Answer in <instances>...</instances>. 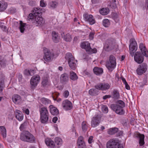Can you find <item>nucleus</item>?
<instances>
[{"label":"nucleus","mask_w":148,"mask_h":148,"mask_svg":"<svg viewBox=\"0 0 148 148\" xmlns=\"http://www.w3.org/2000/svg\"><path fill=\"white\" fill-rule=\"evenodd\" d=\"M33 13H30L27 16V20L31 21L33 25L37 26L42 25L44 22L43 19L41 16L42 14V10H33Z\"/></svg>","instance_id":"f257e3e1"},{"label":"nucleus","mask_w":148,"mask_h":148,"mask_svg":"<svg viewBox=\"0 0 148 148\" xmlns=\"http://www.w3.org/2000/svg\"><path fill=\"white\" fill-rule=\"evenodd\" d=\"M125 103L121 100H118L116 104H112L110 105L111 108L116 114L121 115L124 114L125 111L123 108L125 107Z\"/></svg>","instance_id":"f03ea898"},{"label":"nucleus","mask_w":148,"mask_h":148,"mask_svg":"<svg viewBox=\"0 0 148 148\" xmlns=\"http://www.w3.org/2000/svg\"><path fill=\"white\" fill-rule=\"evenodd\" d=\"M20 139L22 141L30 143H35L36 138L31 133L27 131H25L21 133Z\"/></svg>","instance_id":"7ed1b4c3"},{"label":"nucleus","mask_w":148,"mask_h":148,"mask_svg":"<svg viewBox=\"0 0 148 148\" xmlns=\"http://www.w3.org/2000/svg\"><path fill=\"white\" fill-rule=\"evenodd\" d=\"M40 120L41 123L46 124L48 121L49 113L47 108L45 107H42L40 110Z\"/></svg>","instance_id":"20e7f679"},{"label":"nucleus","mask_w":148,"mask_h":148,"mask_svg":"<svg viewBox=\"0 0 148 148\" xmlns=\"http://www.w3.org/2000/svg\"><path fill=\"white\" fill-rule=\"evenodd\" d=\"M107 68L108 70L112 72L115 67L116 65V61L115 57L113 55H110L109 60H107L106 63Z\"/></svg>","instance_id":"39448f33"},{"label":"nucleus","mask_w":148,"mask_h":148,"mask_svg":"<svg viewBox=\"0 0 148 148\" xmlns=\"http://www.w3.org/2000/svg\"><path fill=\"white\" fill-rule=\"evenodd\" d=\"M65 58L68 60L69 65L70 68L73 70H75L76 68V64L75 62V58L72 53H67L66 54Z\"/></svg>","instance_id":"423d86ee"},{"label":"nucleus","mask_w":148,"mask_h":148,"mask_svg":"<svg viewBox=\"0 0 148 148\" xmlns=\"http://www.w3.org/2000/svg\"><path fill=\"white\" fill-rule=\"evenodd\" d=\"M130 42V43L129 47L130 54L132 56H133L134 53L137 50L138 46L134 38H131Z\"/></svg>","instance_id":"0eeeda50"},{"label":"nucleus","mask_w":148,"mask_h":148,"mask_svg":"<svg viewBox=\"0 0 148 148\" xmlns=\"http://www.w3.org/2000/svg\"><path fill=\"white\" fill-rule=\"evenodd\" d=\"M43 49L44 53V59L45 61L49 62L54 56V54L51 53L48 49L45 47L43 48Z\"/></svg>","instance_id":"6e6552de"},{"label":"nucleus","mask_w":148,"mask_h":148,"mask_svg":"<svg viewBox=\"0 0 148 148\" xmlns=\"http://www.w3.org/2000/svg\"><path fill=\"white\" fill-rule=\"evenodd\" d=\"M148 66L147 64L143 63L139 65L136 69V72L138 75H140L144 73L147 71Z\"/></svg>","instance_id":"1a4fd4ad"},{"label":"nucleus","mask_w":148,"mask_h":148,"mask_svg":"<svg viewBox=\"0 0 148 148\" xmlns=\"http://www.w3.org/2000/svg\"><path fill=\"white\" fill-rule=\"evenodd\" d=\"M40 80V77L38 75H36L32 77L30 81L31 88L32 89L35 88Z\"/></svg>","instance_id":"9d476101"},{"label":"nucleus","mask_w":148,"mask_h":148,"mask_svg":"<svg viewBox=\"0 0 148 148\" xmlns=\"http://www.w3.org/2000/svg\"><path fill=\"white\" fill-rule=\"evenodd\" d=\"M101 117L99 115H97L93 117L91 121V125L93 127H95L98 126L100 123Z\"/></svg>","instance_id":"9b49d317"},{"label":"nucleus","mask_w":148,"mask_h":148,"mask_svg":"<svg viewBox=\"0 0 148 148\" xmlns=\"http://www.w3.org/2000/svg\"><path fill=\"white\" fill-rule=\"evenodd\" d=\"M83 17L85 21L88 22L90 25H92L95 23V19L92 15H89L88 13H85L83 14Z\"/></svg>","instance_id":"f8f14e48"},{"label":"nucleus","mask_w":148,"mask_h":148,"mask_svg":"<svg viewBox=\"0 0 148 148\" xmlns=\"http://www.w3.org/2000/svg\"><path fill=\"white\" fill-rule=\"evenodd\" d=\"M144 55L140 51L136 53L134 56L135 61L138 64L142 63L144 60Z\"/></svg>","instance_id":"ddd939ff"},{"label":"nucleus","mask_w":148,"mask_h":148,"mask_svg":"<svg viewBox=\"0 0 148 148\" xmlns=\"http://www.w3.org/2000/svg\"><path fill=\"white\" fill-rule=\"evenodd\" d=\"M110 85L108 83H100L95 86V87L97 89L101 90H106L109 89Z\"/></svg>","instance_id":"4468645a"},{"label":"nucleus","mask_w":148,"mask_h":148,"mask_svg":"<svg viewBox=\"0 0 148 148\" xmlns=\"http://www.w3.org/2000/svg\"><path fill=\"white\" fill-rule=\"evenodd\" d=\"M62 106L63 109L66 111L70 110L73 108L72 103L67 99L63 101Z\"/></svg>","instance_id":"2eb2a0df"},{"label":"nucleus","mask_w":148,"mask_h":148,"mask_svg":"<svg viewBox=\"0 0 148 148\" xmlns=\"http://www.w3.org/2000/svg\"><path fill=\"white\" fill-rule=\"evenodd\" d=\"M115 45V44L114 42L109 40L106 42L104 48L106 51H110L114 48Z\"/></svg>","instance_id":"dca6fc26"},{"label":"nucleus","mask_w":148,"mask_h":148,"mask_svg":"<svg viewBox=\"0 0 148 148\" xmlns=\"http://www.w3.org/2000/svg\"><path fill=\"white\" fill-rule=\"evenodd\" d=\"M145 135L144 134H140L139 133L135 134L134 137L139 140V143L140 146H142L145 144Z\"/></svg>","instance_id":"f3484780"},{"label":"nucleus","mask_w":148,"mask_h":148,"mask_svg":"<svg viewBox=\"0 0 148 148\" xmlns=\"http://www.w3.org/2000/svg\"><path fill=\"white\" fill-rule=\"evenodd\" d=\"M120 145L115 140H111L107 142L106 146L107 148H117Z\"/></svg>","instance_id":"a211bd4d"},{"label":"nucleus","mask_w":148,"mask_h":148,"mask_svg":"<svg viewBox=\"0 0 148 148\" xmlns=\"http://www.w3.org/2000/svg\"><path fill=\"white\" fill-rule=\"evenodd\" d=\"M69 79V75L66 73H64L60 75V82L63 84H66L68 82Z\"/></svg>","instance_id":"6ab92c4d"},{"label":"nucleus","mask_w":148,"mask_h":148,"mask_svg":"<svg viewBox=\"0 0 148 148\" xmlns=\"http://www.w3.org/2000/svg\"><path fill=\"white\" fill-rule=\"evenodd\" d=\"M83 139V137L81 136L78 138L77 143L78 148H86L85 144Z\"/></svg>","instance_id":"aec40b11"},{"label":"nucleus","mask_w":148,"mask_h":148,"mask_svg":"<svg viewBox=\"0 0 148 148\" xmlns=\"http://www.w3.org/2000/svg\"><path fill=\"white\" fill-rule=\"evenodd\" d=\"M45 143L47 145L51 148H54L55 144L54 141L49 138H47L45 139Z\"/></svg>","instance_id":"412c9836"},{"label":"nucleus","mask_w":148,"mask_h":148,"mask_svg":"<svg viewBox=\"0 0 148 148\" xmlns=\"http://www.w3.org/2000/svg\"><path fill=\"white\" fill-rule=\"evenodd\" d=\"M139 47L143 55L146 57H148V52L145 46L143 43H140L139 45Z\"/></svg>","instance_id":"4be33fe9"},{"label":"nucleus","mask_w":148,"mask_h":148,"mask_svg":"<svg viewBox=\"0 0 148 148\" xmlns=\"http://www.w3.org/2000/svg\"><path fill=\"white\" fill-rule=\"evenodd\" d=\"M13 102L15 104H19L21 102L22 99L21 97L17 94L14 95L12 97Z\"/></svg>","instance_id":"5701e85b"},{"label":"nucleus","mask_w":148,"mask_h":148,"mask_svg":"<svg viewBox=\"0 0 148 148\" xmlns=\"http://www.w3.org/2000/svg\"><path fill=\"white\" fill-rule=\"evenodd\" d=\"M5 77L2 75L0 76V93L2 92L5 86Z\"/></svg>","instance_id":"b1692460"},{"label":"nucleus","mask_w":148,"mask_h":148,"mask_svg":"<svg viewBox=\"0 0 148 148\" xmlns=\"http://www.w3.org/2000/svg\"><path fill=\"white\" fill-rule=\"evenodd\" d=\"M82 48L84 49L86 51L88 52L89 49H91L90 44L88 42H82L80 45Z\"/></svg>","instance_id":"393cba45"},{"label":"nucleus","mask_w":148,"mask_h":148,"mask_svg":"<svg viewBox=\"0 0 148 148\" xmlns=\"http://www.w3.org/2000/svg\"><path fill=\"white\" fill-rule=\"evenodd\" d=\"M111 97L114 100H117L120 98L119 92L117 89H114L112 93Z\"/></svg>","instance_id":"a878e982"},{"label":"nucleus","mask_w":148,"mask_h":148,"mask_svg":"<svg viewBox=\"0 0 148 148\" xmlns=\"http://www.w3.org/2000/svg\"><path fill=\"white\" fill-rule=\"evenodd\" d=\"M49 107L50 112L53 115H56L59 114V110L56 107H54L53 105H50Z\"/></svg>","instance_id":"bb28decb"},{"label":"nucleus","mask_w":148,"mask_h":148,"mask_svg":"<svg viewBox=\"0 0 148 148\" xmlns=\"http://www.w3.org/2000/svg\"><path fill=\"white\" fill-rule=\"evenodd\" d=\"M15 117L19 121H21L23 118V114L20 110H16V111Z\"/></svg>","instance_id":"cd10ccee"},{"label":"nucleus","mask_w":148,"mask_h":148,"mask_svg":"<svg viewBox=\"0 0 148 148\" xmlns=\"http://www.w3.org/2000/svg\"><path fill=\"white\" fill-rule=\"evenodd\" d=\"M94 73L97 75L102 74L103 72V69L101 68L97 67H95L93 69Z\"/></svg>","instance_id":"c85d7f7f"},{"label":"nucleus","mask_w":148,"mask_h":148,"mask_svg":"<svg viewBox=\"0 0 148 148\" xmlns=\"http://www.w3.org/2000/svg\"><path fill=\"white\" fill-rule=\"evenodd\" d=\"M52 39L55 43H58L59 42V38L58 37V33L54 31H53L52 33Z\"/></svg>","instance_id":"c756f323"},{"label":"nucleus","mask_w":148,"mask_h":148,"mask_svg":"<svg viewBox=\"0 0 148 148\" xmlns=\"http://www.w3.org/2000/svg\"><path fill=\"white\" fill-rule=\"evenodd\" d=\"M69 78L70 79L73 81H75L78 79V77L75 72L71 71L70 73Z\"/></svg>","instance_id":"7c9ffc66"},{"label":"nucleus","mask_w":148,"mask_h":148,"mask_svg":"<svg viewBox=\"0 0 148 148\" xmlns=\"http://www.w3.org/2000/svg\"><path fill=\"white\" fill-rule=\"evenodd\" d=\"M35 71L34 69H30V70L26 69L23 71L24 74L27 76H32L35 73Z\"/></svg>","instance_id":"2f4dec72"},{"label":"nucleus","mask_w":148,"mask_h":148,"mask_svg":"<svg viewBox=\"0 0 148 148\" xmlns=\"http://www.w3.org/2000/svg\"><path fill=\"white\" fill-rule=\"evenodd\" d=\"M98 90L95 88V89H91L89 91V94L92 96L97 95L98 94L99 91Z\"/></svg>","instance_id":"473e14b6"},{"label":"nucleus","mask_w":148,"mask_h":148,"mask_svg":"<svg viewBox=\"0 0 148 148\" xmlns=\"http://www.w3.org/2000/svg\"><path fill=\"white\" fill-rule=\"evenodd\" d=\"M118 131V129L117 127L110 128L108 130V133L110 135H113Z\"/></svg>","instance_id":"72a5a7b5"},{"label":"nucleus","mask_w":148,"mask_h":148,"mask_svg":"<svg viewBox=\"0 0 148 148\" xmlns=\"http://www.w3.org/2000/svg\"><path fill=\"white\" fill-rule=\"evenodd\" d=\"M55 143L58 145V147L61 146L62 143V139L59 137H57L55 138Z\"/></svg>","instance_id":"f704fd0d"},{"label":"nucleus","mask_w":148,"mask_h":148,"mask_svg":"<svg viewBox=\"0 0 148 148\" xmlns=\"http://www.w3.org/2000/svg\"><path fill=\"white\" fill-rule=\"evenodd\" d=\"M0 129L1 131V134L2 135L3 138H5L6 136V130L4 126H0Z\"/></svg>","instance_id":"c9c22d12"},{"label":"nucleus","mask_w":148,"mask_h":148,"mask_svg":"<svg viewBox=\"0 0 148 148\" xmlns=\"http://www.w3.org/2000/svg\"><path fill=\"white\" fill-rule=\"evenodd\" d=\"M102 24L103 26L105 27H108L110 25V21L108 19H104L102 22Z\"/></svg>","instance_id":"e433bc0d"},{"label":"nucleus","mask_w":148,"mask_h":148,"mask_svg":"<svg viewBox=\"0 0 148 148\" xmlns=\"http://www.w3.org/2000/svg\"><path fill=\"white\" fill-rule=\"evenodd\" d=\"M40 101L42 104L45 105H47L50 103L51 102V101L49 100L44 97L41 98Z\"/></svg>","instance_id":"4c0bfd02"},{"label":"nucleus","mask_w":148,"mask_h":148,"mask_svg":"<svg viewBox=\"0 0 148 148\" xmlns=\"http://www.w3.org/2000/svg\"><path fill=\"white\" fill-rule=\"evenodd\" d=\"M20 25L19 27V29L21 33H23L25 30V24L23 23L22 21H20Z\"/></svg>","instance_id":"58836bf2"},{"label":"nucleus","mask_w":148,"mask_h":148,"mask_svg":"<svg viewBox=\"0 0 148 148\" xmlns=\"http://www.w3.org/2000/svg\"><path fill=\"white\" fill-rule=\"evenodd\" d=\"M116 7V5L114 3H113L110 4L109 5H108V6L105 8H103L101 9H115Z\"/></svg>","instance_id":"ea45409f"},{"label":"nucleus","mask_w":148,"mask_h":148,"mask_svg":"<svg viewBox=\"0 0 148 148\" xmlns=\"http://www.w3.org/2000/svg\"><path fill=\"white\" fill-rule=\"evenodd\" d=\"M112 18L114 21L115 22L117 23L119 21V19L118 14L115 13L113 12L112 13Z\"/></svg>","instance_id":"a19ab883"},{"label":"nucleus","mask_w":148,"mask_h":148,"mask_svg":"<svg viewBox=\"0 0 148 148\" xmlns=\"http://www.w3.org/2000/svg\"><path fill=\"white\" fill-rule=\"evenodd\" d=\"M63 38L64 40L67 42H70L72 39L71 36L69 34H67L64 35Z\"/></svg>","instance_id":"79ce46f5"},{"label":"nucleus","mask_w":148,"mask_h":148,"mask_svg":"<svg viewBox=\"0 0 148 148\" xmlns=\"http://www.w3.org/2000/svg\"><path fill=\"white\" fill-rule=\"evenodd\" d=\"M49 83L48 79L47 77H44L42 79V85L43 87H45Z\"/></svg>","instance_id":"37998d69"},{"label":"nucleus","mask_w":148,"mask_h":148,"mask_svg":"<svg viewBox=\"0 0 148 148\" xmlns=\"http://www.w3.org/2000/svg\"><path fill=\"white\" fill-rule=\"evenodd\" d=\"M58 2L55 1L50 2L49 4V5L52 8H55L58 5Z\"/></svg>","instance_id":"c03bdc74"},{"label":"nucleus","mask_w":148,"mask_h":148,"mask_svg":"<svg viewBox=\"0 0 148 148\" xmlns=\"http://www.w3.org/2000/svg\"><path fill=\"white\" fill-rule=\"evenodd\" d=\"M110 12V10H99L100 13L103 15L108 14Z\"/></svg>","instance_id":"a18cd8bd"},{"label":"nucleus","mask_w":148,"mask_h":148,"mask_svg":"<svg viewBox=\"0 0 148 148\" xmlns=\"http://www.w3.org/2000/svg\"><path fill=\"white\" fill-rule=\"evenodd\" d=\"M101 109L102 111L105 113H107L108 112V108L106 105H102Z\"/></svg>","instance_id":"49530a36"},{"label":"nucleus","mask_w":148,"mask_h":148,"mask_svg":"<svg viewBox=\"0 0 148 148\" xmlns=\"http://www.w3.org/2000/svg\"><path fill=\"white\" fill-rule=\"evenodd\" d=\"M27 125V121H25L19 127V129L21 131L23 130V129L26 128V127Z\"/></svg>","instance_id":"de8ad7c7"},{"label":"nucleus","mask_w":148,"mask_h":148,"mask_svg":"<svg viewBox=\"0 0 148 148\" xmlns=\"http://www.w3.org/2000/svg\"><path fill=\"white\" fill-rule=\"evenodd\" d=\"M7 6V4L6 2L0 3V8L2 9H6Z\"/></svg>","instance_id":"09e8293b"},{"label":"nucleus","mask_w":148,"mask_h":148,"mask_svg":"<svg viewBox=\"0 0 148 148\" xmlns=\"http://www.w3.org/2000/svg\"><path fill=\"white\" fill-rule=\"evenodd\" d=\"M82 129L83 131L85 132L86 131L87 129V126L86 124V122L83 121L82 124Z\"/></svg>","instance_id":"8fccbe9b"},{"label":"nucleus","mask_w":148,"mask_h":148,"mask_svg":"<svg viewBox=\"0 0 148 148\" xmlns=\"http://www.w3.org/2000/svg\"><path fill=\"white\" fill-rule=\"evenodd\" d=\"M7 64V61L5 59H3L0 60V64L1 66L4 67L6 66Z\"/></svg>","instance_id":"3c124183"},{"label":"nucleus","mask_w":148,"mask_h":148,"mask_svg":"<svg viewBox=\"0 0 148 148\" xmlns=\"http://www.w3.org/2000/svg\"><path fill=\"white\" fill-rule=\"evenodd\" d=\"M60 94L57 92H55L52 94V97L54 100H57V98L58 97Z\"/></svg>","instance_id":"603ef678"},{"label":"nucleus","mask_w":148,"mask_h":148,"mask_svg":"<svg viewBox=\"0 0 148 148\" xmlns=\"http://www.w3.org/2000/svg\"><path fill=\"white\" fill-rule=\"evenodd\" d=\"M127 119L125 118H123L121 119V123L123 126H126L127 125Z\"/></svg>","instance_id":"864d4df0"},{"label":"nucleus","mask_w":148,"mask_h":148,"mask_svg":"<svg viewBox=\"0 0 148 148\" xmlns=\"http://www.w3.org/2000/svg\"><path fill=\"white\" fill-rule=\"evenodd\" d=\"M88 52H89V53H95L97 52V50L96 48H94L93 49H92L91 47V49H89V51Z\"/></svg>","instance_id":"5fc2aeb1"},{"label":"nucleus","mask_w":148,"mask_h":148,"mask_svg":"<svg viewBox=\"0 0 148 148\" xmlns=\"http://www.w3.org/2000/svg\"><path fill=\"white\" fill-rule=\"evenodd\" d=\"M40 5L42 7H45L47 5V3L44 0H41L40 1Z\"/></svg>","instance_id":"6e6d98bb"},{"label":"nucleus","mask_w":148,"mask_h":148,"mask_svg":"<svg viewBox=\"0 0 148 148\" xmlns=\"http://www.w3.org/2000/svg\"><path fill=\"white\" fill-rule=\"evenodd\" d=\"M0 27L2 30L3 31L6 32L7 31V27L3 25V24H1L0 25Z\"/></svg>","instance_id":"4d7b16f0"},{"label":"nucleus","mask_w":148,"mask_h":148,"mask_svg":"<svg viewBox=\"0 0 148 148\" xmlns=\"http://www.w3.org/2000/svg\"><path fill=\"white\" fill-rule=\"evenodd\" d=\"M69 95V92L68 91H65L63 93V96L66 98Z\"/></svg>","instance_id":"13d9d810"},{"label":"nucleus","mask_w":148,"mask_h":148,"mask_svg":"<svg viewBox=\"0 0 148 148\" xmlns=\"http://www.w3.org/2000/svg\"><path fill=\"white\" fill-rule=\"evenodd\" d=\"M6 12L9 14H13L16 12V10H7Z\"/></svg>","instance_id":"bf43d9fd"},{"label":"nucleus","mask_w":148,"mask_h":148,"mask_svg":"<svg viewBox=\"0 0 148 148\" xmlns=\"http://www.w3.org/2000/svg\"><path fill=\"white\" fill-rule=\"evenodd\" d=\"M111 96L110 95H105L103 97V99L104 100H106L108 98H110L111 97Z\"/></svg>","instance_id":"052dcab7"},{"label":"nucleus","mask_w":148,"mask_h":148,"mask_svg":"<svg viewBox=\"0 0 148 148\" xmlns=\"http://www.w3.org/2000/svg\"><path fill=\"white\" fill-rule=\"evenodd\" d=\"M93 137L92 136H90L89 138L88 139V142L89 144L92 143L93 140Z\"/></svg>","instance_id":"680f3d73"},{"label":"nucleus","mask_w":148,"mask_h":148,"mask_svg":"<svg viewBox=\"0 0 148 148\" xmlns=\"http://www.w3.org/2000/svg\"><path fill=\"white\" fill-rule=\"evenodd\" d=\"M94 34V33L92 32H90L89 35L90 38L92 39L93 38Z\"/></svg>","instance_id":"e2e57ef3"},{"label":"nucleus","mask_w":148,"mask_h":148,"mask_svg":"<svg viewBox=\"0 0 148 148\" xmlns=\"http://www.w3.org/2000/svg\"><path fill=\"white\" fill-rule=\"evenodd\" d=\"M124 84L125 85V87L128 90H129L130 89V87L127 84V82L126 83Z\"/></svg>","instance_id":"0e129e2a"},{"label":"nucleus","mask_w":148,"mask_h":148,"mask_svg":"<svg viewBox=\"0 0 148 148\" xmlns=\"http://www.w3.org/2000/svg\"><path fill=\"white\" fill-rule=\"evenodd\" d=\"M58 118L57 117L55 116L52 119V121L54 123H56L58 120Z\"/></svg>","instance_id":"69168bd1"},{"label":"nucleus","mask_w":148,"mask_h":148,"mask_svg":"<svg viewBox=\"0 0 148 148\" xmlns=\"http://www.w3.org/2000/svg\"><path fill=\"white\" fill-rule=\"evenodd\" d=\"M121 79L124 84H125L127 82L125 78H124L123 77L121 76Z\"/></svg>","instance_id":"338daca9"},{"label":"nucleus","mask_w":148,"mask_h":148,"mask_svg":"<svg viewBox=\"0 0 148 148\" xmlns=\"http://www.w3.org/2000/svg\"><path fill=\"white\" fill-rule=\"evenodd\" d=\"M145 8L148 9V0H145Z\"/></svg>","instance_id":"774afa93"}]
</instances>
